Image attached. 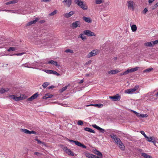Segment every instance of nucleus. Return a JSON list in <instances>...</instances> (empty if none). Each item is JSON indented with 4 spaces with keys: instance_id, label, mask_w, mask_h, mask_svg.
<instances>
[{
    "instance_id": "1",
    "label": "nucleus",
    "mask_w": 158,
    "mask_h": 158,
    "mask_svg": "<svg viewBox=\"0 0 158 158\" xmlns=\"http://www.w3.org/2000/svg\"><path fill=\"white\" fill-rule=\"evenodd\" d=\"M74 2L83 10H85L87 9V6L84 4L83 1L80 0H75Z\"/></svg>"
},
{
    "instance_id": "2",
    "label": "nucleus",
    "mask_w": 158,
    "mask_h": 158,
    "mask_svg": "<svg viewBox=\"0 0 158 158\" xmlns=\"http://www.w3.org/2000/svg\"><path fill=\"white\" fill-rule=\"evenodd\" d=\"M68 140L70 142H73L76 145L79 147H81L84 148H86V147L85 145L77 141H74L73 140L70 139H69Z\"/></svg>"
},
{
    "instance_id": "3",
    "label": "nucleus",
    "mask_w": 158,
    "mask_h": 158,
    "mask_svg": "<svg viewBox=\"0 0 158 158\" xmlns=\"http://www.w3.org/2000/svg\"><path fill=\"white\" fill-rule=\"evenodd\" d=\"M139 85H136L134 88L128 89L126 90L125 91V92L127 94H132L134 92L136 91V90L139 88Z\"/></svg>"
},
{
    "instance_id": "4",
    "label": "nucleus",
    "mask_w": 158,
    "mask_h": 158,
    "mask_svg": "<svg viewBox=\"0 0 158 158\" xmlns=\"http://www.w3.org/2000/svg\"><path fill=\"white\" fill-rule=\"evenodd\" d=\"M134 2L131 0L127 2V4L128 9L134 10Z\"/></svg>"
},
{
    "instance_id": "5",
    "label": "nucleus",
    "mask_w": 158,
    "mask_h": 158,
    "mask_svg": "<svg viewBox=\"0 0 158 158\" xmlns=\"http://www.w3.org/2000/svg\"><path fill=\"white\" fill-rule=\"evenodd\" d=\"M98 53V51L97 50H93L91 52H89V53L87 56V57L88 58H90L91 57L97 55Z\"/></svg>"
},
{
    "instance_id": "6",
    "label": "nucleus",
    "mask_w": 158,
    "mask_h": 158,
    "mask_svg": "<svg viewBox=\"0 0 158 158\" xmlns=\"http://www.w3.org/2000/svg\"><path fill=\"white\" fill-rule=\"evenodd\" d=\"M83 33L85 35L90 36H95V34L89 30H86L83 31Z\"/></svg>"
},
{
    "instance_id": "7",
    "label": "nucleus",
    "mask_w": 158,
    "mask_h": 158,
    "mask_svg": "<svg viewBox=\"0 0 158 158\" xmlns=\"http://www.w3.org/2000/svg\"><path fill=\"white\" fill-rule=\"evenodd\" d=\"M80 24L79 21H76L72 23L71 27L73 29L77 27H80Z\"/></svg>"
},
{
    "instance_id": "8",
    "label": "nucleus",
    "mask_w": 158,
    "mask_h": 158,
    "mask_svg": "<svg viewBox=\"0 0 158 158\" xmlns=\"http://www.w3.org/2000/svg\"><path fill=\"white\" fill-rule=\"evenodd\" d=\"M109 98L111 99H112L114 101H117L120 99V97L118 94H117L116 95L109 96Z\"/></svg>"
},
{
    "instance_id": "9",
    "label": "nucleus",
    "mask_w": 158,
    "mask_h": 158,
    "mask_svg": "<svg viewBox=\"0 0 158 158\" xmlns=\"http://www.w3.org/2000/svg\"><path fill=\"white\" fill-rule=\"evenodd\" d=\"M63 150L68 155L72 156H74L73 153L70 149H68L67 147H64Z\"/></svg>"
},
{
    "instance_id": "10",
    "label": "nucleus",
    "mask_w": 158,
    "mask_h": 158,
    "mask_svg": "<svg viewBox=\"0 0 158 158\" xmlns=\"http://www.w3.org/2000/svg\"><path fill=\"white\" fill-rule=\"evenodd\" d=\"M48 64H51L52 65H55L58 68H59L60 66V65L58 64L57 62L53 60H51L48 61Z\"/></svg>"
},
{
    "instance_id": "11",
    "label": "nucleus",
    "mask_w": 158,
    "mask_h": 158,
    "mask_svg": "<svg viewBox=\"0 0 158 158\" xmlns=\"http://www.w3.org/2000/svg\"><path fill=\"white\" fill-rule=\"evenodd\" d=\"M85 155L88 158H100L96 156L87 153H85Z\"/></svg>"
},
{
    "instance_id": "12",
    "label": "nucleus",
    "mask_w": 158,
    "mask_h": 158,
    "mask_svg": "<svg viewBox=\"0 0 158 158\" xmlns=\"http://www.w3.org/2000/svg\"><path fill=\"white\" fill-rule=\"evenodd\" d=\"M72 2V0H64L63 1V3L68 7H69L71 4Z\"/></svg>"
},
{
    "instance_id": "13",
    "label": "nucleus",
    "mask_w": 158,
    "mask_h": 158,
    "mask_svg": "<svg viewBox=\"0 0 158 158\" xmlns=\"http://www.w3.org/2000/svg\"><path fill=\"white\" fill-rule=\"evenodd\" d=\"M147 139L148 141L153 143L154 144L156 143V139L153 137H150L149 138L148 137V139Z\"/></svg>"
},
{
    "instance_id": "14",
    "label": "nucleus",
    "mask_w": 158,
    "mask_h": 158,
    "mask_svg": "<svg viewBox=\"0 0 158 158\" xmlns=\"http://www.w3.org/2000/svg\"><path fill=\"white\" fill-rule=\"evenodd\" d=\"M74 12L71 11L69 13H66L64 14V15L66 18H68L71 17L72 15L74 14Z\"/></svg>"
},
{
    "instance_id": "15",
    "label": "nucleus",
    "mask_w": 158,
    "mask_h": 158,
    "mask_svg": "<svg viewBox=\"0 0 158 158\" xmlns=\"http://www.w3.org/2000/svg\"><path fill=\"white\" fill-rule=\"evenodd\" d=\"M39 20V18H37L35 19V20H34L33 21H31L30 22H28L26 24V26H29L31 25H32L34 23H36Z\"/></svg>"
},
{
    "instance_id": "16",
    "label": "nucleus",
    "mask_w": 158,
    "mask_h": 158,
    "mask_svg": "<svg viewBox=\"0 0 158 158\" xmlns=\"http://www.w3.org/2000/svg\"><path fill=\"white\" fill-rule=\"evenodd\" d=\"M83 19L86 22L90 23L92 22V20L89 17H83Z\"/></svg>"
},
{
    "instance_id": "17",
    "label": "nucleus",
    "mask_w": 158,
    "mask_h": 158,
    "mask_svg": "<svg viewBox=\"0 0 158 158\" xmlns=\"http://www.w3.org/2000/svg\"><path fill=\"white\" fill-rule=\"evenodd\" d=\"M94 106L96 107H98V108H101L103 106V105L102 104H90L89 105H88L87 106Z\"/></svg>"
},
{
    "instance_id": "18",
    "label": "nucleus",
    "mask_w": 158,
    "mask_h": 158,
    "mask_svg": "<svg viewBox=\"0 0 158 158\" xmlns=\"http://www.w3.org/2000/svg\"><path fill=\"white\" fill-rule=\"evenodd\" d=\"M84 130L86 131H88L90 132H91L94 133H95V132L94 130L89 127H86L84 128Z\"/></svg>"
},
{
    "instance_id": "19",
    "label": "nucleus",
    "mask_w": 158,
    "mask_h": 158,
    "mask_svg": "<svg viewBox=\"0 0 158 158\" xmlns=\"http://www.w3.org/2000/svg\"><path fill=\"white\" fill-rule=\"evenodd\" d=\"M141 155L145 158H152L151 156L148 155L146 153H142L141 154Z\"/></svg>"
},
{
    "instance_id": "20",
    "label": "nucleus",
    "mask_w": 158,
    "mask_h": 158,
    "mask_svg": "<svg viewBox=\"0 0 158 158\" xmlns=\"http://www.w3.org/2000/svg\"><path fill=\"white\" fill-rule=\"evenodd\" d=\"M18 1V0H14L8 2L6 3V5H8L17 3Z\"/></svg>"
},
{
    "instance_id": "21",
    "label": "nucleus",
    "mask_w": 158,
    "mask_h": 158,
    "mask_svg": "<svg viewBox=\"0 0 158 158\" xmlns=\"http://www.w3.org/2000/svg\"><path fill=\"white\" fill-rule=\"evenodd\" d=\"M9 90L8 88H6V89L4 88H2L0 90V93L1 94H3L6 92H7Z\"/></svg>"
},
{
    "instance_id": "22",
    "label": "nucleus",
    "mask_w": 158,
    "mask_h": 158,
    "mask_svg": "<svg viewBox=\"0 0 158 158\" xmlns=\"http://www.w3.org/2000/svg\"><path fill=\"white\" fill-rule=\"evenodd\" d=\"M116 143H117L118 145L122 144V142L121 141L120 139L118 138H117L114 140Z\"/></svg>"
},
{
    "instance_id": "23",
    "label": "nucleus",
    "mask_w": 158,
    "mask_h": 158,
    "mask_svg": "<svg viewBox=\"0 0 158 158\" xmlns=\"http://www.w3.org/2000/svg\"><path fill=\"white\" fill-rule=\"evenodd\" d=\"M144 45L146 47H153V45L152 42H148L144 43Z\"/></svg>"
},
{
    "instance_id": "24",
    "label": "nucleus",
    "mask_w": 158,
    "mask_h": 158,
    "mask_svg": "<svg viewBox=\"0 0 158 158\" xmlns=\"http://www.w3.org/2000/svg\"><path fill=\"white\" fill-rule=\"evenodd\" d=\"M139 69V67H136L134 68L131 69H130L129 70H130V73H131L137 71Z\"/></svg>"
},
{
    "instance_id": "25",
    "label": "nucleus",
    "mask_w": 158,
    "mask_h": 158,
    "mask_svg": "<svg viewBox=\"0 0 158 158\" xmlns=\"http://www.w3.org/2000/svg\"><path fill=\"white\" fill-rule=\"evenodd\" d=\"M21 131L22 132L29 135H30V131L28 130L25 129H21Z\"/></svg>"
},
{
    "instance_id": "26",
    "label": "nucleus",
    "mask_w": 158,
    "mask_h": 158,
    "mask_svg": "<svg viewBox=\"0 0 158 158\" xmlns=\"http://www.w3.org/2000/svg\"><path fill=\"white\" fill-rule=\"evenodd\" d=\"M37 138V136H36L35 137V140L37 142V143L38 144H40L41 143H42L43 145H45V143L44 142H43L38 139H37L36 138Z\"/></svg>"
},
{
    "instance_id": "27",
    "label": "nucleus",
    "mask_w": 158,
    "mask_h": 158,
    "mask_svg": "<svg viewBox=\"0 0 158 158\" xmlns=\"http://www.w3.org/2000/svg\"><path fill=\"white\" fill-rule=\"evenodd\" d=\"M131 28L133 32H135L137 30V27L135 25H133L131 26Z\"/></svg>"
},
{
    "instance_id": "28",
    "label": "nucleus",
    "mask_w": 158,
    "mask_h": 158,
    "mask_svg": "<svg viewBox=\"0 0 158 158\" xmlns=\"http://www.w3.org/2000/svg\"><path fill=\"white\" fill-rule=\"evenodd\" d=\"M17 49L15 47H10L7 50L9 52H10L11 51H14L16 50Z\"/></svg>"
},
{
    "instance_id": "29",
    "label": "nucleus",
    "mask_w": 158,
    "mask_h": 158,
    "mask_svg": "<svg viewBox=\"0 0 158 158\" xmlns=\"http://www.w3.org/2000/svg\"><path fill=\"white\" fill-rule=\"evenodd\" d=\"M49 84V83L48 82H45L43 83L42 86L44 88H46L48 85Z\"/></svg>"
},
{
    "instance_id": "30",
    "label": "nucleus",
    "mask_w": 158,
    "mask_h": 158,
    "mask_svg": "<svg viewBox=\"0 0 158 158\" xmlns=\"http://www.w3.org/2000/svg\"><path fill=\"white\" fill-rule=\"evenodd\" d=\"M57 10H55L53 12L50 13L49 15L50 16H52L53 15H55L57 13Z\"/></svg>"
},
{
    "instance_id": "31",
    "label": "nucleus",
    "mask_w": 158,
    "mask_h": 158,
    "mask_svg": "<svg viewBox=\"0 0 158 158\" xmlns=\"http://www.w3.org/2000/svg\"><path fill=\"white\" fill-rule=\"evenodd\" d=\"M68 86H65L63 87L60 90L61 93L63 92L65 90L67 89Z\"/></svg>"
},
{
    "instance_id": "32",
    "label": "nucleus",
    "mask_w": 158,
    "mask_h": 158,
    "mask_svg": "<svg viewBox=\"0 0 158 158\" xmlns=\"http://www.w3.org/2000/svg\"><path fill=\"white\" fill-rule=\"evenodd\" d=\"M110 136L111 138L113 139H114V140H115L117 138L116 136L115 135H110Z\"/></svg>"
},
{
    "instance_id": "33",
    "label": "nucleus",
    "mask_w": 158,
    "mask_h": 158,
    "mask_svg": "<svg viewBox=\"0 0 158 158\" xmlns=\"http://www.w3.org/2000/svg\"><path fill=\"white\" fill-rule=\"evenodd\" d=\"M153 69V68H148V69H146L144 70V72H150Z\"/></svg>"
},
{
    "instance_id": "34",
    "label": "nucleus",
    "mask_w": 158,
    "mask_h": 158,
    "mask_svg": "<svg viewBox=\"0 0 158 158\" xmlns=\"http://www.w3.org/2000/svg\"><path fill=\"white\" fill-rule=\"evenodd\" d=\"M38 95H39V94H38V93L37 92V93L34 94L32 96V97H33V98L34 99H35L36 98H37L38 96Z\"/></svg>"
},
{
    "instance_id": "35",
    "label": "nucleus",
    "mask_w": 158,
    "mask_h": 158,
    "mask_svg": "<svg viewBox=\"0 0 158 158\" xmlns=\"http://www.w3.org/2000/svg\"><path fill=\"white\" fill-rule=\"evenodd\" d=\"M141 133L142 134L144 137L146 139H148V137L146 135L144 131H140Z\"/></svg>"
},
{
    "instance_id": "36",
    "label": "nucleus",
    "mask_w": 158,
    "mask_h": 158,
    "mask_svg": "<svg viewBox=\"0 0 158 158\" xmlns=\"http://www.w3.org/2000/svg\"><path fill=\"white\" fill-rule=\"evenodd\" d=\"M65 52L66 53L69 52V53H72L73 52V50L70 49H68L66 50L65 51Z\"/></svg>"
},
{
    "instance_id": "37",
    "label": "nucleus",
    "mask_w": 158,
    "mask_h": 158,
    "mask_svg": "<svg viewBox=\"0 0 158 158\" xmlns=\"http://www.w3.org/2000/svg\"><path fill=\"white\" fill-rule=\"evenodd\" d=\"M96 4H100L102 2V0H96L95 1Z\"/></svg>"
},
{
    "instance_id": "38",
    "label": "nucleus",
    "mask_w": 158,
    "mask_h": 158,
    "mask_svg": "<svg viewBox=\"0 0 158 158\" xmlns=\"http://www.w3.org/2000/svg\"><path fill=\"white\" fill-rule=\"evenodd\" d=\"M148 116V115L147 114H140L139 117H140L142 118H144V117H147Z\"/></svg>"
},
{
    "instance_id": "39",
    "label": "nucleus",
    "mask_w": 158,
    "mask_h": 158,
    "mask_svg": "<svg viewBox=\"0 0 158 158\" xmlns=\"http://www.w3.org/2000/svg\"><path fill=\"white\" fill-rule=\"evenodd\" d=\"M119 146L120 148V149L122 150H124L125 148L124 146L123 145V143H122V144H119Z\"/></svg>"
},
{
    "instance_id": "40",
    "label": "nucleus",
    "mask_w": 158,
    "mask_h": 158,
    "mask_svg": "<svg viewBox=\"0 0 158 158\" xmlns=\"http://www.w3.org/2000/svg\"><path fill=\"white\" fill-rule=\"evenodd\" d=\"M84 35V34L83 33L81 39L85 41L86 40L87 38Z\"/></svg>"
},
{
    "instance_id": "41",
    "label": "nucleus",
    "mask_w": 158,
    "mask_h": 158,
    "mask_svg": "<svg viewBox=\"0 0 158 158\" xmlns=\"http://www.w3.org/2000/svg\"><path fill=\"white\" fill-rule=\"evenodd\" d=\"M96 155H97L98 156L100 157H101V158L102 157V153H101V152L99 151L98 152V153H97V154Z\"/></svg>"
},
{
    "instance_id": "42",
    "label": "nucleus",
    "mask_w": 158,
    "mask_h": 158,
    "mask_svg": "<svg viewBox=\"0 0 158 158\" xmlns=\"http://www.w3.org/2000/svg\"><path fill=\"white\" fill-rule=\"evenodd\" d=\"M158 6V2H157L155 5L152 6V10H154L155 9H156V7Z\"/></svg>"
},
{
    "instance_id": "43",
    "label": "nucleus",
    "mask_w": 158,
    "mask_h": 158,
    "mask_svg": "<svg viewBox=\"0 0 158 158\" xmlns=\"http://www.w3.org/2000/svg\"><path fill=\"white\" fill-rule=\"evenodd\" d=\"M83 124V122L81 120H79L77 122V124L79 125H81Z\"/></svg>"
},
{
    "instance_id": "44",
    "label": "nucleus",
    "mask_w": 158,
    "mask_h": 158,
    "mask_svg": "<svg viewBox=\"0 0 158 158\" xmlns=\"http://www.w3.org/2000/svg\"><path fill=\"white\" fill-rule=\"evenodd\" d=\"M19 99V101L22 100L23 99H25L27 98V97L26 96H25L24 97H22L21 96H20L19 97H18Z\"/></svg>"
},
{
    "instance_id": "45",
    "label": "nucleus",
    "mask_w": 158,
    "mask_h": 158,
    "mask_svg": "<svg viewBox=\"0 0 158 158\" xmlns=\"http://www.w3.org/2000/svg\"><path fill=\"white\" fill-rule=\"evenodd\" d=\"M152 42L153 46L154 45L158 44V40H156L154 41H152Z\"/></svg>"
},
{
    "instance_id": "46",
    "label": "nucleus",
    "mask_w": 158,
    "mask_h": 158,
    "mask_svg": "<svg viewBox=\"0 0 158 158\" xmlns=\"http://www.w3.org/2000/svg\"><path fill=\"white\" fill-rule=\"evenodd\" d=\"M98 130H99L100 132H102V133H103L105 131L104 129L101 128L100 127H99Z\"/></svg>"
},
{
    "instance_id": "47",
    "label": "nucleus",
    "mask_w": 158,
    "mask_h": 158,
    "mask_svg": "<svg viewBox=\"0 0 158 158\" xmlns=\"http://www.w3.org/2000/svg\"><path fill=\"white\" fill-rule=\"evenodd\" d=\"M129 73H130L129 69L127 70L126 71L123 72L124 75L128 74Z\"/></svg>"
},
{
    "instance_id": "48",
    "label": "nucleus",
    "mask_w": 158,
    "mask_h": 158,
    "mask_svg": "<svg viewBox=\"0 0 158 158\" xmlns=\"http://www.w3.org/2000/svg\"><path fill=\"white\" fill-rule=\"evenodd\" d=\"M33 134L37 135H39L38 134L36 131H30V134Z\"/></svg>"
},
{
    "instance_id": "49",
    "label": "nucleus",
    "mask_w": 158,
    "mask_h": 158,
    "mask_svg": "<svg viewBox=\"0 0 158 158\" xmlns=\"http://www.w3.org/2000/svg\"><path fill=\"white\" fill-rule=\"evenodd\" d=\"M53 72H52V74H55V75H57V76H59V75H60V74H59L58 73H57L56 71L53 70Z\"/></svg>"
},
{
    "instance_id": "50",
    "label": "nucleus",
    "mask_w": 158,
    "mask_h": 158,
    "mask_svg": "<svg viewBox=\"0 0 158 158\" xmlns=\"http://www.w3.org/2000/svg\"><path fill=\"white\" fill-rule=\"evenodd\" d=\"M33 98V97H32V96H31L30 98H28L27 99V100L28 101H31L32 100H33V99H34Z\"/></svg>"
},
{
    "instance_id": "51",
    "label": "nucleus",
    "mask_w": 158,
    "mask_h": 158,
    "mask_svg": "<svg viewBox=\"0 0 158 158\" xmlns=\"http://www.w3.org/2000/svg\"><path fill=\"white\" fill-rule=\"evenodd\" d=\"M114 70H111L108 71L109 74H114Z\"/></svg>"
},
{
    "instance_id": "52",
    "label": "nucleus",
    "mask_w": 158,
    "mask_h": 158,
    "mask_svg": "<svg viewBox=\"0 0 158 158\" xmlns=\"http://www.w3.org/2000/svg\"><path fill=\"white\" fill-rule=\"evenodd\" d=\"M148 10L147 8H145L144 10L143 11V14H145L148 11Z\"/></svg>"
},
{
    "instance_id": "53",
    "label": "nucleus",
    "mask_w": 158,
    "mask_h": 158,
    "mask_svg": "<svg viewBox=\"0 0 158 158\" xmlns=\"http://www.w3.org/2000/svg\"><path fill=\"white\" fill-rule=\"evenodd\" d=\"M93 127H94L95 128L97 129V130H98L99 128V127H100L98 126H97L96 124H94V125H93Z\"/></svg>"
},
{
    "instance_id": "54",
    "label": "nucleus",
    "mask_w": 158,
    "mask_h": 158,
    "mask_svg": "<svg viewBox=\"0 0 158 158\" xmlns=\"http://www.w3.org/2000/svg\"><path fill=\"white\" fill-rule=\"evenodd\" d=\"M133 112L136 114V116L138 117H139L140 114L137 113L135 111H133Z\"/></svg>"
},
{
    "instance_id": "55",
    "label": "nucleus",
    "mask_w": 158,
    "mask_h": 158,
    "mask_svg": "<svg viewBox=\"0 0 158 158\" xmlns=\"http://www.w3.org/2000/svg\"><path fill=\"white\" fill-rule=\"evenodd\" d=\"M14 99L16 101H19V99L18 97H15V96Z\"/></svg>"
},
{
    "instance_id": "56",
    "label": "nucleus",
    "mask_w": 158,
    "mask_h": 158,
    "mask_svg": "<svg viewBox=\"0 0 158 158\" xmlns=\"http://www.w3.org/2000/svg\"><path fill=\"white\" fill-rule=\"evenodd\" d=\"M52 0H41V2H49Z\"/></svg>"
},
{
    "instance_id": "57",
    "label": "nucleus",
    "mask_w": 158,
    "mask_h": 158,
    "mask_svg": "<svg viewBox=\"0 0 158 158\" xmlns=\"http://www.w3.org/2000/svg\"><path fill=\"white\" fill-rule=\"evenodd\" d=\"M48 94H46L45 96L43 97V98L44 99H46L47 98H48Z\"/></svg>"
},
{
    "instance_id": "58",
    "label": "nucleus",
    "mask_w": 158,
    "mask_h": 158,
    "mask_svg": "<svg viewBox=\"0 0 158 158\" xmlns=\"http://www.w3.org/2000/svg\"><path fill=\"white\" fill-rule=\"evenodd\" d=\"M92 62V61L91 60H89L88 61L86 62L85 63L86 65H88V64H90Z\"/></svg>"
},
{
    "instance_id": "59",
    "label": "nucleus",
    "mask_w": 158,
    "mask_h": 158,
    "mask_svg": "<svg viewBox=\"0 0 158 158\" xmlns=\"http://www.w3.org/2000/svg\"><path fill=\"white\" fill-rule=\"evenodd\" d=\"M55 88V86H54L53 85H51V86H50L49 87H48V88L49 89H53V88Z\"/></svg>"
},
{
    "instance_id": "60",
    "label": "nucleus",
    "mask_w": 158,
    "mask_h": 158,
    "mask_svg": "<svg viewBox=\"0 0 158 158\" xmlns=\"http://www.w3.org/2000/svg\"><path fill=\"white\" fill-rule=\"evenodd\" d=\"M24 54V52L20 53H17L15 54V55L17 56H21L22 55H23Z\"/></svg>"
},
{
    "instance_id": "61",
    "label": "nucleus",
    "mask_w": 158,
    "mask_h": 158,
    "mask_svg": "<svg viewBox=\"0 0 158 158\" xmlns=\"http://www.w3.org/2000/svg\"><path fill=\"white\" fill-rule=\"evenodd\" d=\"M119 72V71H118V70L115 69L114 70V73H114V74H116L118 73Z\"/></svg>"
},
{
    "instance_id": "62",
    "label": "nucleus",
    "mask_w": 158,
    "mask_h": 158,
    "mask_svg": "<svg viewBox=\"0 0 158 158\" xmlns=\"http://www.w3.org/2000/svg\"><path fill=\"white\" fill-rule=\"evenodd\" d=\"M9 97L11 98H13V99H14L15 97V95H10Z\"/></svg>"
},
{
    "instance_id": "63",
    "label": "nucleus",
    "mask_w": 158,
    "mask_h": 158,
    "mask_svg": "<svg viewBox=\"0 0 158 158\" xmlns=\"http://www.w3.org/2000/svg\"><path fill=\"white\" fill-rule=\"evenodd\" d=\"M155 0H148L149 4L152 3Z\"/></svg>"
},
{
    "instance_id": "64",
    "label": "nucleus",
    "mask_w": 158,
    "mask_h": 158,
    "mask_svg": "<svg viewBox=\"0 0 158 158\" xmlns=\"http://www.w3.org/2000/svg\"><path fill=\"white\" fill-rule=\"evenodd\" d=\"M48 71H49L48 74H52V72H53V70H49Z\"/></svg>"
}]
</instances>
